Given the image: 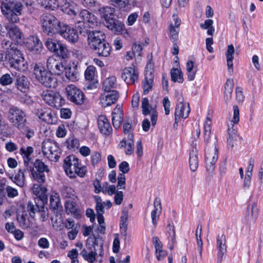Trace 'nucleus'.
<instances>
[{
    "label": "nucleus",
    "instance_id": "obj_7",
    "mask_svg": "<svg viewBox=\"0 0 263 263\" xmlns=\"http://www.w3.org/2000/svg\"><path fill=\"white\" fill-rule=\"evenodd\" d=\"M49 67H34L33 74L35 78L47 87H54L57 79L52 77Z\"/></svg>",
    "mask_w": 263,
    "mask_h": 263
},
{
    "label": "nucleus",
    "instance_id": "obj_64",
    "mask_svg": "<svg viewBox=\"0 0 263 263\" xmlns=\"http://www.w3.org/2000/svg\"><path fill=\"white\" fill-rule=\"evenodd\" d=\"M122 121V119L120 115H112V122L114 127L116 129H118L121 125V123Z\"/></svg>",
    "mask_w": 263,
    "mask_h": 263
},
{
    "label": "nucleus",
    "instance_id": "obj_6",
    "mask_svg": "<svg viewBox=\"0 0 263 263\" xmlns=\"http://www.w3.org/2000/svg\"><path fill=\"white\" fill-rule=\"evenodd\" d=\"M43 30L48 35L51 34H59L62 29L64 23L60 22L55 16L51 14H46L41 19Z\"/></svg>",
    "mask_w": 263,
    "mask_h": 263
},
{
    "label": "nucleus",
    "instance_id": "obj_19",
    "mask_svg": "<svg viewBox=\"0 0 263 263\" xmlns=\"http://www.w3.org/2000/svg\"><path fill=\"white\" fill-rule=\"evenodd\" d=\"M121 78L126 84H132L138 79V72L135 67H126L122 70Z\"/></svg>",
    "mask_w": 263,
    "mask_h": 263
},
{
    "label": "nucleus",
    "instance_id": "obj_40",
    "mask_svg": "<svg viewBox=\"0 0 263 263\" xmlns=\"http://www.w3.org/2000/svg\"><path fill=\"white\" fill-rule=\"evenodd\" d=\"M171 80L174 82L182 83L183 73L178 68H173L171 70Z\"/></svg>",
    "mask_w": 263,
    "mask_h": 263
},
{
    "label": "nucleus",
    "instance_id": "obj_25",
    "mask_svg": "<svg viewBox=\"0 0 263 263\" xmlns=\"http://www.w3.org/2000/svg\"><path fill=\"white\" fill-rule=\"evenodd\" d=\"M119 148H124L126 155H130L134 150V135H129L127 138H124L119 144Z\"/></svg>",
    "mask_w": 263,
    "mask_h": 263
},
{
    "label": "nucleus",
    "instance_id": "obj_5",
    "mask_svg": "<svg viewBox=\"0 0 263 263\" xmlns=\"http://www.w3.org/2000/svg\"><path fill=\"white\" fill-rule=\"evenodd\" d=\"M63 167L67 175L70 178H74L77 175L84 177L87 172L86 167L80 166L79 159L73 155L65 158Z\"/></svg>",
    "mask_w": 263,
    "mask_h": 263
},
{
    "label": "nucleus",
    "instance_id": "obj_63",
    "mask_svg": "<svg viewBox=\"0 0 263 263\" xmlns=\"http://www.w3.org/2000/svg\"><path fill=\"white\" fill-rule=\"evenodd\" d=\"M91 164L93 166L100 162L101 159V154L97 152H93L91 156Z\"/></svg>",
    "mask_w": 263,
    "mask_h": 263
},
{
    "label": "nucleus",
    "instance_id": "obj_9",
    "mask_svg": "<svg viewBox=\"0 0 263 263\" xmlns=\"http://www.w3.org/2000/svg\"><path fill=\"white\" fill-rule=\"evenodd\" d=\"M8 119L12 125L18 129H22L27 122L26 114L20 108L12 106L8 111Z\"/></svg>",
    "mask_w": 263,
    "mask_h": 263
},
{
    "label": "nucleus",
    "instance_id": "obj_18",
    "mask_svg": "<svg viewBox=\"0 0 263 263\" xmlns=\"http://www.w3.org/2000/svg\"><path fill=\"white\" fill-rule=\"evenodd\" d=\"M106 92V93L101 95L100 97V102L102 106L104 107L114 104L119 97V93L116 90Z\"/></svg>",
    "mask_w": 263,
    "mask_h": 263
},
{
    "label": "nucleus",
    "instance_id": "obj_37",
    "mask_svg": "<svg viewBox=\"0 0 263 263\" xmlns=\"http://www.w3.org/2000/svg\"><path fill=\"white\" fill-rule=\"evenodd\" d=\"M128 215V212L127 210H124L122 211V215L121 216V220L120 227L122 233L126 237L127 235V224L126 223Z\"/></svg>",
    "mask_w": 263,
    "mask_h": 263
},
{
    "label": "nucleus",
    "instance_id": "obj_29",
    "mask_svg": "<svg viewBox=\"0 0 263 263\" xmlns=\"http://www.w3.org/2000/svg\"><path fill=\"white\" fill-rule=\"evenodd\" d=\"M189 164L192 171L195 172L198 167L199 160L198 151L196 148L193 147L189 153Z\"/></svg>",
    "mask_w": 263,
    "mask_h": 263
},
{
    "label": "nucleus",
    "instance_id": "obj_24",
    "mask_svg": "<svg viewBox=\"0 0 263 263\" xmlns=\"http://www.w3.org/2000/svg\"><path fill=\"white\" fill-rule=\"evenodd\" d=\"M216 246L218 249L217 257L221 260L227 253L226 236L224 234H218L216 238Z\"/></svg>",
    "mask_w": 263,
    "mask_h": 263
},
{
    "label": "nucleus",
    "instance_id": "obj_10",
    "mask_svg": "<svg viewBox=\"0 0 263 263\" xmlns=\"http://www.w3.org/2000/svg\"><path fill=\"white\" fill-rule=\"evenodd\" d=\"M43 155L51 161H57L60 157L59 147L57 143L51 139L45 140L42 143Z\"/></svg>",
    "mask_w": 263,
    "mask_h": 263
},
{
    "label": "nucleus",
    "instance_id": "obj_54",
    "mask_svg": "<svg viewBox=\"0 0 263 263\" xmlns=\"http://www.w3.org/2000/svg\"><path fill=\"white\" fill-rule=\"evenodd\" d=\"M123 130L125 135H133V127L132 126L131 121H126L123 124Z\"/></svg>",
    "mask_w": 263,
    "mask_h": 263
},
{
    "label": "nucleus",
    "instance_id": "obj_41",
    "mask_svg": "<svg viewBox=\"0 0 263 263\" xmlns=\"http://www.w3.org/2000/svg\"><path fill=\"white\" fill-rule=\"evenodd\" d=\"M213 21L211 19H208L205 20L204 23L200 24V27L201 29L207 30V34L209 35H213L215 32V28L213 26Z\"/></svg>",
    "mask_w": 263,
    "mask_h": 263
},
{
    "label": "nucleus",
    "instance_id": "obj_36",
    "mask_svg": "<svg viewBox=\"0 0 263 263\" xmlns=\"http://www.w3.org/2000/svg\"><path fill=\"white\" fill-rule=\"evenodd\" d=\"M116 82V78L115 76L106 78L103 83V89L105 91H111L112 89L116 88L117 86Z\"/></svg>",
    "mask_w": 263,
    "mask_h": 263
},
{
    "label": "nucleus",
    "instance_id": "obj_57",
    "mask_svg": "<svg viewBox=\"0 0 263 263\" xmlns=\"http://www.w3.org/2000/svg\"><path fill=\"white\" fill-rule=\"evenodd\" d=\"M174 228L173 222H169L166 227V230L169 236L172 237L173 242L175 240V231Z\"/></svg>",
    "mask_w": 263,
    "mask_h": 263
},
{
    "label": "nucleus",
    "instance_id": "obj_56",
    "mask_svg": "<svg viewBox=\"0 0 263 263\" xmlns=\"http://www.w3.org/2000/svg\"><path fill=\"white\" fill-rule=\"evenodd\" d=\"M62 57L57 54L49 58L47 61V66H60L58 61Z\"/></svg>",
    "mask_w": 263,
    "mask_h": 263
},
{
    "label": "nucleus",
    "instance_id": "obj_44",
    "mask_svg": "<svg viewBox=\"0 0 263 263\" xmlns=\"http://www.w3.org/2000/svg\"><path fill=\"white\" fill-rule=\"evenodd\" d=\"M228 144L233 147L234 146V142L237 139V131L234 129L229 128L228 130Z\"/></svg>",
    "mask_w": 263,
    "mask_h": 263
},
{
    "label": "nucleus",
    "instance_id": "obj_35",
    "mask_svg": "<svg viewBox=\"0 0 263 263\" xmlns=\"http://www.w3.org/2000/svg\"><path fill=\"white\" fill-rule=\"evenodd\" d=\"M65 74L66 77L71 81H75L78 80L79 72L78 71L77 67H66L65 68Z\"/></svg>",
    "mask_w": 263,
    "mask_h": 263
},
{
    "label": "nucleus",
    "instance_id": "obj_2",
    "mask_svg": "<svg viewBox=\"0 0 263 263\" xmlns=\"http://www.w3.org/2000/svg\"><path fill=\"white\" fill-rule=\"evenodd\" d=\"M88 43L91 48L99 55L107 57L110 54L111 47L105 40V34L100 31H92L88 34Z\"/></svg>",
    "mask_w": 263,
    "mask_h": 263
},
{
    "label": "nucleus",
    "instance_id": "obj_33",
    "mask_svg": "<svg viewBox=\"0 0 263 263\" xmlns=\"http://www.w3.org/2000/svg\"><path fill=\"white\" fill-rule=\"evenodd\" d=\"M26 169H19L14 177H10V178L14 183L21 187H23L25 184V172Z\"/></svg>",
    "mask_w": 263,
    "mask_h": 263
},
{
    "label": "nucleus",
    "instance_id": "obj_23",
    "mask_svg": "<svg viewBox=\"0 0 263 263\" xmlns=\"http://www.w3.org/2000/svg\"><path fill=\"white\" fill-rule=\"evenodd\" d=\"M174 24L172 23L169 26V36L171 40L173 42H176L178 40V34L180 31V25L181 24V20L179 19L177 15L174 14L173 15Z\"/></svg>",
    "mask_w": 263,
    "mask_h": 263
},
{
    "label": "nucleus",
    "instance_id": "obj_22",
    "mask_svg": "<svg viewBox=\"0 0 263 263\" xmlns=\"http://www.w3.org/2000/svg\"><path fill=\"white\" fill-rule=\"evenodd\" d=\"M98 126L100 132L103 135L109 136L112 133V127L105 116L101 115L99 116L98 119Z\"/></svg>",
    "mask_w": 263,
    "mask_h": 263
},
{
    "label": "nucleus",
    "instance_id": "obj_14",
    "mask_svg": "<svg viewBox=\"0 0 263 263\" xmlns=\"http://www.w3.org/2000/svg\"><path fill=\"white\" fill-rule=\"evenodd\" d=\"M12 49L11 51H9V53L5 54V57L6 61H8V64L10 66H15V64L25 66L27 64L20 51L17 48L12 47Z\"/></svg>",
    "mask_w": 263,
    "mask_h": 263
},
{
    "label": "nucleus",
    "instance_id": "obj_11",
    "mask_svg": "<svg viewBox=\"0 0 263 263\" xmlns=\"http://www.w3.org/2000/svg\"><path fill=\"white\" fill-rule=\"evenodd\" d=\"M67 99L76 105H82L85 98L83 92L75 85L70 84L65 88Z\"/></svg>",
    "mask_w": 263,
    "mask_h": 263
},
{
    "label": "nucleus",
    "instance_id": "obj_58",
    "mask_svg": "<svg viewBox=\"0 0 263 263\" xmlns=\"http://www.w3.org/2000/svg\"><path fill=\"white\" fill-rule=\"evenodd\" d=\"M154 78V69L153 67H146L145 70V79L153 80Z\"/></svg>",
    "mask_w": 263,
    "mask_h": 263
},
{
    "label": "nucleus",
    "instance_id": "obj_62",
    "mask_svg": "<svg viewBox=\"0 0 263 263\" xmlns=\"http://www.w3.org/2000/svg\"><path fill=\"white\" fill-rule=\"evenodd\" d=\"M12 83V78L9 74H5L0 78V83L3 85H7Z\"/></svg>",
    "mask_w": 263,
    "mask_h": 263
},
{
    "label": "nucleus",
    "instance_id": "obj_30",
    "mask_svg": "<svg viewBox=\"0 0 263 263\" xmlns=\"http://www.w3.org/2000/svg\"><path fill=\"white\" fill-rule=\"evenodd\" d=\"M63 7V11L69 15H76L79 12L77 4L70 0H65Z\"/></svg>",
    "mask_w": 263,
    "mask_h": 263
},
{
    "label": "nucleus",
    "instance_id": "obj_27",
    "mask_svg": "<svg viewBox=\"0 0 263 263\" xmlns=\"http://www.w3.org/2000/svg\"><path fill=\"white\" fill-rule=\"evenodd\" d=\"M65 207L68 214H73L76 218H79L81 216L80 210L78 209V206L76 199L67 200L65 204Z\"/></svg>",
    "mask_w": 263,
    "mask_h": 263
},
{
    "label": "nucleus",
    "instance_id": "obj_16",
    "mask_svg": "<svg viewBox=\"0 0 263 263\" xmlns=\"http://www.w3.org/2000/svg\"><path fill=\"white\" fill-rule=\"evenodd\" d=\"M142 47L140 44H135L132 47V51H129L126 52V55L124 56V60L129 61L135 58V63H132V66H135L140 63L142 60Z\"/></svg>",
    "mask_w": 263,
    "mask_h": 263
},
{
    "label": "nucleus",
    "instance_id": "obj_3",
    "mask_svg": "<svg viewBox=\"0 0 263 263\" xmlns=\"http://www.w3.org/2000/svg\"><path fill=\"white\" fill-rule=\"evenodd\" d=\"M97 11L102 18L104 19V25L115 33H122L124 29V24L119 20L112 18L115 12L114 8L109 6L100 7L99 5L96 7Z\"/></svg>",
    "mask_w": 263,
    "mask_h": 263
},
{
    "label": "nucleus",
    "instance_id": "obj_49",
    "mask_svg": "<svg viewBox=\"0 0 263 263\" xmlns=\"http://www.w3.org/2000/svg\"><path fill=\"white\" fill-rule=\"evenodd\" d=\"M20 130H22L23 134L25 135L26 137L28 139H30L34 136V128L28 126L27 123L25 125V127Z\"/></svg>",
    "mask_w": 263,
    "mask_h": 263
},
{
    "label": "nucleus",
    "instance_id": "obj_31",
    "mask_svg": "<svg viewBox=\"0 0 263 263\" xmlns=\"http://www.w3.org/2000/svg\"><path fill=\"white\" fill-rule=\"evenodd\" d=\"M79 17L84 23H88L94 25L97 23V17L87 10H81L79 13Z\"/></svg>",
    "mask_w": 263,
    "mask_h": 263
},
{
    "label": "nucleus",
    "instance_id": "obj_45",
    "mask_svg": "<svg viewBox=\"0 0 263 263\" xmlns=\"http://www.w3.org/2000/svg\"><path fill=\"white\" fill-rule=\"evenodd\" d=\"M66 142L67 143L68 148L72 151L78 148L80 145L79 141L73 136L69 137L67 140Z\"/></svg>",
    "mask_w": 263,
    "mask_h": 263
},
{
    "label": "nucleus",
    "instance_id": "obj_46",
    "mask_svg": "<svg viewBox=\"0 0 263 263\" xmlns=\"http://www.w3.org/2000/svg\"><path fill=\"white\" fill-rule=\"evenodd\" d=\"M96 75L95 67H87L85 71V77L86 80L92 81Z\"/></svg>",
    "mask_w": 263,
    "mask_h": 263
},
{
    "label": "nucleus",
    "instance_id": "obj_1",
    "mask_svg": "<svg viewBox=\"0 0 263 263\" xmlns=\"http://www.w3.org/2000/svg\"><path fill=\"white\" fill-rule=\"evenodd\" d=\"M212 120L207 117L204 124V138L206 143L205 162L207 171L212 173L215 169V164L218 159V148L216 136L211 137Z\"/></svg>",
    "mask_w": 263,
    "mask_h": 263
},
{
    "label": "nucleus",
    "instance_id": "obj_34",
    "mask_svg": "<svg viewBox=\"0 0 263 263\" xmlns=\"http://www.w3.org/2000/svg\"><path fill=\"white\" fill-rule=\"evenodd\" d=\"M29 82L26 77L24 76H18L16 79V86L21 91L25 92L29 87Z\"/></svg>",
    "mask_w": 263,
    "mask_h": 263
},
{
    "label": "nucleus",
    "instance_id": "obj_28",
    "mask_svg": "<svg viewBox=\"0 0 263 263\" xmlns=\"http://www.w3.org/2000/svg\"><path fill=\"white\" fill-rule=\"evenodd\" d=\"M154 205V209L151 212V218L153 224L155 227H156L157 225V219L159 218L162 212L161 200L159 197H156L155 199Z\"/></svg>",
    "mask_w": 263,
    "mask_h": 263
},
{
    "label": "nucleus",
    "instance_id": "obj_60",
    "mask_svg": "<svg viewBox=\"0 0 263 263\" xmlns=\"http://www.w3.org/2000/svg\"><path fill=\"white\" fill-rule=\"evenodd\" d=\"M5 191L7 196L9 198H14L18 195L17 190L10 186H7Z\"/></svg>",
    "mask_w": 263,
    "mask_h": 263
},
{
    "label": "nucleus",
    "instance_id": "obj_15",
    "mask_svg": "<svg viewBox=\"0 0 263 263\" xmlns=\"http://www.w3.org/2000/svg\"><path fill=\"white\" fill-rule=\"evenodd\" d=\"M180 102L177 105L175 112V123L177 124L178 120L181 118L185 119L188 117L190 112V108L189 103L184 104L182 96H180L178 99Z\"/></svg>",
    "mask_w": 263,
    "mask_h": 263
},
{
    "label": "nucleus",
    "instance_id": "obj_21",
    "mask_svg": "<svg viewBox=\"0 0 263 263\" xmlns=\"http://www.w3.org/2000/svg\"><path fill=\"white\" fill-rule=\"evenodd\" d=\"M59 34L71 43H76L79 39L77 30L65 24L62 25V29Z\"/></svg>",
    "mask_w": 263,
    "mask_h": 263
},
{
    "label": "nucleus",
    "instance_id": "obj_26",
    "mask_svg": "<svg viewBox=\"0 0 263 263\" xmlns=\"http://www.w3.org/2000/svg\"><path fill=\"white\" fill-rule=\"evenodd\" d=\"M42 184L40 183L34 184L32 187V191L33 194L37 197V200H41L44 203L47 201L46 194L47 190Z\"/></svg>",
    "mask_w": 263,
    "mask_h": 263
},
{
    "label": "nucleus",
    "instance_id": "obj_32",
    "mask_svg": "<svg viewBox=\"0 0 263 263\" xmlns=\"http://www.w3.org/2000/svg\"><path fill=\"white\" fill-rule=\"evenodd\" d=\"M33 152V148L31 146H28L26 148L22 147L20 150V153L24 159V163L25 168H28L31 164L30 163L31 158L30 155Z\"/></svg>",
    "mask_w": 263,
    "mask_h": 263
},
{
    "label": "nucleus",
    "instance_id": "obj_55",
    "mask_svg": "<svg viewBox=\"0 0 263 263\" xmlns=\"http://www.w3.org/2000/svg\"><path fill=\"white\" fill-rule=\"evenodd\" d=\"M153 82V80L144 79L143 82V93L144 95L147 94L152 89Z\"/></svg>",
    "mask_w": 263,
    "mask_h": 263
},
{
    "label": "nucleus",
    "instance_id": "obj_8",
    "mask_svg": "<svg viewBox=\"0 0 263 263\" xmlns=\"http://www.w3.org/2000/svg\"><path fill=\"white\" fill-rule=\"evenodd\" d=\"M26 170L31 173L32 178L40 183H44L46 181L45 173H48L49 169L47 165L40 159H36L33 163H31Z\"/></svg>",
    "mask_w": 263,
    "mask_h": 263
},
{
    "label": "nucleus",
    "instance_id": "obj_20",
    "mask_svg": "<svg viewBox=\"0 0 263 263\" xmlns=\"http://www.w3.org/2000/svg\"><path fill=\"white\" fill-rule=\"evenodd\" d=\"M26 48L33 54H38L42 49V44L38 37L30 36L27 39L25 43Z\"/></svg>",
    "mask_w": 263,
    "mask_h": 263
},
{
    "label": "nucleus",
    "instance_id": "obj_53",
    "mask_svg": "<svg viewBox=\"0 0 263 263\" xmlns=\"http://www.w3.org/2000/svg\"><path fill=\"white\" fill-rule=\"evenodd\" d=\"M36 114L39 118L42 121L49 122L50 118V114L44 111L42 109L41 110L37 109Z\"/></svg>",
    "mask_w": 263,
    "mask_h": 263
},
{
    "label": "nucleus",
    "instance_id": "obj_17",
    "mask_svg": "<svg viewBox=\"0 0 263 263\" xmlns=\"http://www.w3.org/2000/svg\"><path fill=\"white\" fill-rule=\"evenodd\" d=\"M6 29L8 31L7 34L12 41L20 44L24 42L22 33L15 25L8 24L6 26Z\"/></svg>",
    "mask_w": 263,
    "mask_h": 263
},
{
    "label": "nucleus",
    "instance_id": "obj_48",
    "mask_svg": "<svg viewBox=\"0 0 263 263\" xmlns=\"http://www.w3.org/2000/svg\"><path fill=\"white\" fill-rule=\"evenodd\" d=\"M17 220L20 227L23 229H27L29 227V223L27 219V215L25 214L18 215Z\"/></svg>",
    "mask_w": 263,
    "mask_h": 263
},
{
    "label": "nucleus",
    "instance_id": "obj_47",
    "mask_svg": "<svg viewBox=\"0 0 263 263\" xmlns=\"http://www.w3.org/2000/svg\"><path fill=\"white\" fill-rule=\"evenodd\" d=\"M41 208L43 209V207H40L38 205L36 204V203L34 205L31 201H29L27 203V210L29 212V214L31 217H34L35 212L37 211H40L41 210Z\"/></svg>",
    "mask_w": 263,
    "mask_h": 263
},
{
    "label": "nucleus",
    "instance_id": "obj_13",
    "mask_svg": "<svg viewBox=\"0 0 263 263\" xmlns=\"http://www.w3.org/2000/svg\"><path fill=\"white\" fill-rule=\"evenodd\" d=\"M45 44L48 50L55 53V54L61 56L62 59L67 57V49L59 42L48 38L46 40Z\"/></svg>",
    "mask_w": 263,
    "mask_h": 263
},
{
    "label": "nucleus",
    "instance_id": "obj_52",
    "mask_svg": "<svg viewBox=\"0 0 263 263\" xmlns=\"http://www.w3.org/2000/svg\"><path fill=\"white\" fill-rule=\"evenodd\" d=\"M60 204V199L55 195H52L50 198V206L53 210L58 209Z\"/></svg>",
    "mask_w": 263,
    "mask_h": 263
},
{
    "label": "nucleus",
    "instance_id": "obj_39",
    "mask_svg": "<svg viewBox=\"0 0 263 263\" xmlns=\"http://www.w3.org/2000/svg\"><path fill=\"white\" fill-rule=\"evenodd\" d=\"M61 195L66 198L77 199L74 190L70 187L63 186L61 189Z\"/></svg>",
    "mask_w": 263,
    "mask_h": 263
},
{
    "label": "nucleus",
    "instance_id": "obj_38",
    "mask_svg": "<svg viewBox=\"0 0 263 263\" xmlns=\"http://www.w3.org/2000/svg\"><path fill=\"white\" fill-rule=\"evenodd\" d=\"M39 4L47 9L54 10L59 6L58 0H37Z\"/></svg>",
    "mask_w": 263,
    "mask_h": 263
},
{
    "label": "nucleus",
    "instance_id": "obj_4",
    "mask_svg": "<svg viewBox=\"0 0 263 263\" xmlns=\"http://www.w3.org/2000/svg\"><path fill=\"white\" fill-rule=\"evenodd\" d=\"M0 2L2 12L7 20L11 24L17 23L23 7L22 3L16 0H0Z\"/></svg>",
    "mask_w": 263,
    "mask_h": 263
},
{
    "label": "nucleus",
    "instance_id": "obj_50",
    "mask_svg": "<svg viewBox=\"0 0 263 263\" xmlns=\"http://www.w3.org/2000/svg\"><path fill=\"white\" fill-rule=\"evenodd\" d=\"M1 45L4 50H5L6 54H8L9 53V51H11L12 47H14V48H16L15 44H13L11 42L6 40L2 41Z\"/></svg>",
    "mask_w": 263,
    "mask_h": 263
},
{
    "label": "nucleus",
    "instance_id": "obj_61",
    "mask_svg": "<svg viewBox=\"0 0 263 263\" xmlns=\"http://www.w3.org/2000/svg\"><path fill=\"white\" fill-rule=\"evenodd\" d=\"M118 185L117 187L120 189H124L125 188V176L123 173H120L118 177Z\"/></svg>",
    "mask_w": 263,
    "mask_h": 263
},
{
    "label": "nucleus",
    "instance_id": "obj_42",
    "mask_svg": "<svg viewBox=\"0 0 263 263\" xmlns=\"http://www.w3.org/2000/svg\"><path fill=\"white\" fill-rule=\"evenodd\" d=\"M142 113L144 115L146 116L152 111L153 108L149 103V100L147 98H144L142 100Z\"/></svg>",
    "mask_w": 263,
    "mask_h": 263
},
{
    "label": "nucleus",
    "instance_id": "obj_51",
    "mask_svg": "<svg viewBox=\"0 0 263 263\" xmlns=\"http://www.w3.org/2000/svg\"><path fill=\"white\" fill-rule=\"evenodd\" d=\"M130 0H110L115 7H118L120 9L126 8L129 5Z\"/></svg>",
    "mask_w": 263,
    "mask_h": 263
},
{
    "label": "nucleus",
    "instance_id": "obj_43",
    "mask_svg": "<svg viewBox=\"0 0 263 263\" xmlns=\"http://www.w3.org/2000/svg\"><path fill=\"white\" fill-rule=\"evenodd\" d=\"M234 51L233 45L232 44L228 45L226 52L227 66H233V59Z\"/></svg>",
    "mask_w": 263,
    "mask_h": 263
},
{
    "label": "nucleus",
    "instance_id": "obj_59",
    "mask_svg": "<svg viewBox=\"0 0 263 263\" xmlns=\"http://www.w3.org/2000/svg\"><path fill=\"white\" fill-rule=\"evenodd\" d=\"M187 79L192 81L194 79L195 74L197 71L196 67H187Z\"/></svg>",
    "mask_w": 263,
    "mask_h": 263
},
{
    "label": "nucleus",
    "instance_id": "obj_12",
    "mask_svg": "<svg viewBox=\"0 0 263 263\" xmlns=\"http://www.w3.org/2000/svg\"><path fill=\"white\" fill-rule=\"evenodd\" d=\"M41 96L46 103L56 108L61 107L64 101L59 92H54L52 90H47L43 91Z\"/></svg>",
    "mask_w": 263,
    "mask_h": 263
}]
</instances>
